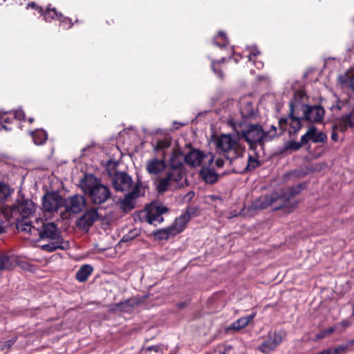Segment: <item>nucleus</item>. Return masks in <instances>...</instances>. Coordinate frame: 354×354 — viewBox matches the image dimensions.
Masks as SVG:
<instances>
[{"label": "nucleus", "instance_id": "1", "mask_svg": "<svg viewBox=\"0 0 354 354\" xmlns=\"http://www.w3.org/2000/svg\"><path fill=\"white\" fill-rule=\"evenodd\" d=\"M305 188L306 184L302 183L262 195L252 202L248 210L252 212L271 207L273 211L281 210L285 214H290L297 204L295 196Z\"/></svg>", "mask_w": 354, "mask_h": 354}, {"label": "nucleus", "instance_id": "2", "mask_svg": "<svg viewBox=\"0 0 354 354\" xmlns=\"http://www.w3.org/2000/svg\"><path fill=\"white\" fill-rule=\"evenodd\" d=\"M208 159L209 165L214 161V156L209 153L205 154L199 149H192L184 158L185 163L183 162L178 156H174L170 160V172L167 177H184L189 175L187 167L195 168L199 167L204 158Z\"/></svg>", "mask_w": 354, "mask_h": 354}, {"label": "nucleus", "instance_id": "3", "mask_svg": "<svg viewBox=\"0 0 354 354\" xmlns=\"http://www.w3.org/2000/svg\"><path fill=\"white\" fill-rule=\"evenodd\" d=\"M39 227L37 230L36 236L41 239L51 241L47 244L41 245L42 250L47 252H54L58 249L65 250L69 248V243L64 241L61 232L57 225L53 222H46L41 218Z\"/></svg>", "mask_w": 354, "mask_h": 354}, {"label": "nucleus", "instance_id": "4", "mask_svg": "<svg viewBox=\"0 0 354 354\" xmlns=\"http://www.w3.org/2000/svg\"><path fill=\"white\" fill-rule=\"evenodd\" d=\"M236 132L239 138H244L250 144L252 149H255L258 145L262 147L263 142L271 137L268 133L264 132L261 126L259 124L239 125Z\"/></svg>", "mask_w": 354, "mask_h": 354}, {"label": "nucleus", "instance_id": "5", "mask_svg": "<svg viewBox=\"0 0 354 354\" xmlns=\"http://www.w3.org/2000/svg\"><path fill=\"white\" fill-rule=\"evenodd\" d=\"M97 178H81L80 186L82 191L89 195L92 201L96 204L105 202L110 196L109 188L97 183Z\"/></svg>", "mask_w": 354, "mask_h": 354}, {"label": "nucleus", "instance_id": "6", "mask_svg": "<svg viewBox=\"0 0 354 354\" xmlns=\"http://www.w3.org/2000/svg\"><path fill=\"white\" fill-rule=\"evenodd\" d=\"M239 136L230 134H222L216 139V147L226 153L227 158L234 159L239 156L240 146L238 143Z\"/></svg>", "mask_w": 354, "mask_h": 354}, {"label": "nucleus", "instance_id": "7", "mask_svg": "<svg viewBox=\"0 0 354 354\" xmlns=\"http://www.w3.org/2000/svg\"><path fill=\"white\" fill-rule=\"evenodd\" d=\"M286 336V332L282 329L270 331L267 339L257 347V349L263 353L268 354L274 351L283 342Z\"/></svg>", "mask_w": 354, "mask_h": 354}, {"label": "nucleus", "instance_id": "8", "mask_svg": "<svg viewBox=\"0 0 354 354\" xmlns=\"http://www.w3.org/2000/svg\"><path fill=\"white\" fill-rule=\"evenodd\" d=\"M35 211V203L28 198L21 196L17 199L16 203L10 207L11 216L14 218L17 217H30Z\"/></svg>", "mask_w": 354, "mask_h": 354}, {"label": "nucleus", "instance_id": "9", "mask_svg": "<svg viewBox=\"0 0 354 354\" xmlns=\"http://www.w3.org/2000/svg\"><path fill=\"white\" fill-rule=\"evenodd\" d=\"M354 128V106L351 110L346 113L342 114L339 117L337 118L335 123L333 126V132L331 135V139L334 141H337L338 139V135L335 133V131L340 132H345L348 129Z\"/></svg>", "mask_w": 354, "mask_h": 354}, {"label": "nucleus", "instance_id": "10", "mask_svg": "<svg viewBox=\"0 0 354 354\" xmlns=\"http://www.w3.org/2000/svg\"><path fill=\"white\" fill-rule=\"evenodd\" d=\"M167 212L168 208L161 203H151L146 209L145 220L148 223L156 226L163 221L162 214Z\"/></svg>", "mask_w": 354, "mask_h": 354}, {"label": "nucleus", "instance_id": "11", "mask_svg": "<svg viewBox=\"0 0 354 354\" xmlns=\"http://www.w3.org/2000/svg\"><path fill=\"white\" fill-rule=\"evenodd\" d=\"M63 205L64 198L56 192H47L42 198V207L46 212H57Z\"/></svg>", "mask_w": 354, "mask_h": 354}, {"label": "nucleus", "instance_id": "12", "mask_svg": "<svg viewBox=\"0 0 354 354\" xmlns=\"http://www.w3.org/2000/svg\"><path fill=\"white\" fill-rule=\"evenodd\" d=\"M301 106L303 109V116L305 120L315 123L322 122L325 115V110L322 106L306 104H303Z\"/></svg>", "mask_w": 354, "mask_h": 354}, {"label": "nucleus", "instance_id": "13", "mask_svg": "<svg viewBox=\"0 0 354 354\" xmlns=\"http://www.w3.org/2000/svg\"><path fill=\"white\" fill-rule=\"evenodd\" d=\"M305 120L304 116L297 115L293 110L289 112L288 117L281 118L279 120V124L281 129L287 124L290 126V134H297L302 127L301 121Z\"/></svg>", "mask_w": 354, "mask_h": 354}, {"label": "nucleus", "instance_id": "14", "mask_svg": "<svg viewBox=\"0 0 354 354\" xmlns=\"http://www.w3.org/2000/svg\"><path fill=\"white\" fill-rule=\"evenodd\" d=\"M144 186H135L133 189L125 194L124 198L120 202V207L124 211H129L135 207V199L145 194Z\"/></svg>", "mask_w": 354, "mask_h": 354}, {"label": "nucleus", "instance_id": "15", "mask_svg": "<svg viewBox=\"0 0 354 354\" xmlns=\"http://www.w3.org/2000/svg\"><path fill=\"white\" fill-rule=\"evenodd\" d=\"M15 219L17 221L18 231L36 236L37 230L39 227V222H41V218H36L34 222L30 220V217H17Z\"/></svg>", "mask_w": 354, "mask_h": 354}, {"label": "nucleus", "instance_id": "16", "mask_svg": "<svg viewBox=\"0 0 354 354\" xmlns=\"http://www.w3.org/2000/svg\"><path fill=\"white\" fill-rule=\"evenodd\" d=\"M65 209L68 213H80L85 205V199L82 196L74 195L66 199H64Z\"/></svg>", "mask_w": 354, "mask_h": 354}, {"label": "nucleus", "instance_id": "17", "mask_svg": "<svg viewBox=\"0 0 354 354\" xmlns=\"http://www.w3.org/2000/svg\"><path fill=\"white\" fill-rule=\"evenodd\" d=\"M100 216L97 208L87 210L77 221V225L84 230H88Z\"/></svg>", "mask_w": 354, "mask_h": 354}, {"label": "nucleus", "instance_id": "18", "mask_svg": "<svg viewBox=\"0 0 354 354\" xmlns=\"http://www.w3.org/2000/svg\"><path fill=\"white\" fill-rule=\"evenodd\" d=\"M132 180L133 178H113V185L116 191L127 193L133 190L135 186H143L139 180L140 178H136L135 181Z\"/></svg>", "mask_w": 354, "mask_h": 354}, {"label": "nucleus", "instance_id": "19", "mask_svg": "<svg viewBox=\"0 0 354 354\" xmlns=\"http://www.w3.org/2000/svg\"><path fill=\"white\" fill-rule=\"evenodd\" d=\"M310 140L315 143H325L327 141V136L325 133L318 131L315 126H311L301 136L302 143L307 144Z\"/></svg>", "mask_w": 354, "mask_h": 354}, {"label": "nucleus", "instance_id": "20", "mask_svg": "<svg viewBox=\"0 0 354 354\" xmlns=\"http://www.w3.org/2000/svg\"><path fill=\"white\" fill-rule=\"evenodd\" d=\"M167 165L164 160L156 158H152L147 162L146 169L149 175H158L163 171Z\"/></svg>", "mask_w": 354, "mask_h": 354}, {"label": "nucleus", "instance_id": "21", "mask_svg": "<svg viewBox=\"0 0 354 354\" xmlns=\"http://www.w3.org/2000/svg\"><path fill=\"white\" fill-rule=\"evenodd\" d=\"M256 107L252 101L248 97H244L240 102V112L243 118H249L256 113Z\"/></svg>", "mask_w": 354, "mask_h": 354}, {"label": "nucleus", "instance_id": "22", "mask_svg": "<svg viewBox=\"0 0 354 354\" xmlns=\"http://www.w3.org/2000/svg\"><path fill=\"white\" fill-rule=\"evenodd\" d=\"M119 162L118 161L109 160L104 169L106 171L108 177H129L127 172L119 169Z\"/></svg>", "mask_w": 354, "mask_h": 354}, {"label": "nucleus", "instance_id": "23", "mask_svg": "<svg viewBox=\"0 0 354 354\" xmlns=\"http://www.w3.org/2000/svg\"><path fill=\"white\" fill-rule=\"evenodd\" d=\"M189 221V216L188 214H181L176 218L173 224L170 225L175 234L182 232L186 227L187 223Z\"/></svg>", "mask_w": 354, "mask_h": 354}, {"label": "nucleus", "instance_id": "24", "mask_svg": "<svg viewBox=\"0 0 354 354\" xmlns=\"http://www.w3.org/2000/svg\"><path fill=\"white\" fill-rule=\"evenodd\" d=\"M255 313L251 314L246 317H243L236 321L234 322L229 326V329L240 330L248 325V324L254 318Z\"/></svg>", "mask_w": 354, "mask_h": 354}, {"label": "nucleus", "instance_id": "25", "mask_svg": "<svg viewBox=\"0 0 354 354\" xmlns=\"http://www.w3.org/2000/svg\"><path fill=\"white\" fill-rule=\"evenodd\" d=\"M93 267L90 265L85 264L80 267L76 272V279L80 282H84L93 272Z\"/></svg>", "mask_w": 354, "mask_h": 354}, {"label": "nucleus", "instance_id": "26", "mask_svg": "<svg viewBox=\"0 0 354 354\" xmlns=\"http://www.w3.org/2000/svg\"><path fill=\"white\" fill-rule=\"evenodd\" d=\"M350 107L349 98L337 97L335 103L330 106V110L334 113H338L341 111H346Z\"/></svg>", "mask_w": 354, "mask_h": 354}, {"label": "nucleus", "instance_id": "27", "mask_svg": "<svg viewBox=\"0 0 354 354\" xmlns=\"http://www.w3.org/2000/svg\"><path fill=\"white\" fill-rule=\"evenodd\" d=\"M175 233L170 226L162 229L157 230L153 232V236L160 241L167 240L171 236H175Z\"/></svg>", "mask_w": 354, "mask_h": 354}, {"label": "nucleus", "instance_id": "28", "mask_svg": "<svg viewBox=\"0 0 354 354\" xmlns=\"http://www.w3.org/2000/svg\"><path fill=\"white\" fill-rule=\"evenodd\" d=\"M351 346L349 342L337 346L335 348H328L321 351L322 354H343L347 349L351 348Z\"/></svg>", "mask_w": 354, "mask_h": 354}, {"label": "nucleus", "instance_id": "29", "mask_svg": "<svg viewBox=\"0 0 354 354\" xmlns=\"http://www.w3.org/2000/svg\"><path fill=\"white\" fill-rule=\"evenodd\" d=\"M181 178H162L157 185V189L159 193H163L170 189L171 184L176 183L177 180Z\"/></svg>", "mask_w": 354, "mask_h": 354}, {"label": "nucleus", "instance_id": "30", "mask_svg": "<svg viewBox=\"0 0 354 354\" xmlns=\"http://www.w3.org/2000/svg\"><path fill=\"white\" fill-rule=\"evenodd\" d=\"M33 142L37 145H43L47 140V133L44 130H37L32 133Z\"/></svg>", "mask_w": 354, "mask_h": 354}, {"label": "nucleus", "instance_id": "31", "mask_svg": "<svg viewBox=\"0 0 354 354\" xmlns=\"http://www.w3.org/2000/svg\"><path fill=\"white\" fill-rule=\"evenodd\" d=\"M214 44L220 48L225 47L228 44L225 34L220 32L217 37L214 38Z\"/></svg>", "mask_w": 354, "mask_h": 354}, {"label": "nucleus", "instance_id": "32", "mask_svg": "<svg viewBox=\"0 0 354 354\" xmlns=\"http://www.w3.org/2000/svg\"><path fill=\"white\" fill-rule=\"evenodd\" d=\"M201 177H218V174L215 171L214 169L207 166L203 167L200 171Z\"/></svg>", "mask_w": 354, "mask_h": 354}, {"label": "nucleus", "instance_id": "33", "mask_svg": "<svg viewBox=\"0 0 354 354\" xmlns=\"http://www.w3.org/2000/svg\"><path fill=\"white\" fill-rule=\"evenodd\" d=\"M12 267L10 258L2 253H0V271L8 270Z\"/></svg>", "mask_w": 354, "mask_h": 354}, {"label": "nucleus", "instance_id": "34", "mask_svg": "<svg viewBox=\"0 0 354 354\" xmlns=\"http://www.w3.org/2000/svg\"><path fill=\"white\" fill-rule=\"evenodd\" d=\"M140 230L135 228L130 230L127 234H124L120 240V242H129L134 239L140 234Z\"/></svg>", "mask_w": 354, "mask_h": 354}, {"label": "nucleus", "instance_id": "35", "mask_svg": "<svg viewBox=\"0 0 354 354\" xmlns=\"http://www.w3.org/2000/svg\"><path fill=\"white\" fill-rule=\"evenodd\" d=\"M13 189L7 185H0V201H5L11 196Z\"/></svg>", "mask_w": 354, "mask_h": 354}, {"label": "nucleus", "instance_id": "36", "mask_svg": "<svg viewBox=\"0 0 354 354\" xmlns=\"http://www.w3.org/2000/svg\"><path fill=\"white\" fill-rule=\"evenodd\" d=\"M304 145H306V143H302L301 139L300 140V142L290 140L286 143L285 149L287 150L297 151Z\"/></svg>", "mask_w": 354, "mask_h": 354}, {"label": "nucleus", "instance_id": "37", "mask_svg": "<svg viewBox=\"0 0 354 354\" xmlns=\"http://www.w3.org/2000/svg\"><path fill=\"white\" fill-rule=\"evenodd\" d=\"M142 354H162V350L160 346H151L143 350Z\"/></svg>", "mask_w": 354, "mask_h": 354}, {"label": "nucleus", "instance_id": "38", "mask_svg": "<svg viewBox=\"0 0 354 354\" xmlns=\"http://www.w3.org/2000/svg\"><path fill=\"white\" fill-rule=\"evenodd\" d=\"M169 146H170V142L169 140H158L154 147V150L155 151L162 150V149L168 148Z\"/></svg>", "mask_w": 354, "mask_h": 354}, {"label": "nucleus", "instance_id": "39", "mask_svg": "<svg viewBox=\"0 0 354 354\" xmlns=\"http://www.w3.org/2000/svg\"><path fill=\"white\" fill-rule=\"evenodd\" d=\"M58 17V13L55 8H48L44 14V19L48 21L50 19H55Z\"/></svg>", "mask_w": 354, "mask_h": 354}, {"label": "nucleus", "instance_id": "40", "mask_svg": "<svg viewBox=\"0 0 354 354\" xmlns=\"http://www.w3.org/2000/svg\"><path fill=\"white\" fill-rule=\"evenodd\" d=\"M303 104H298L293 101H290L289 102L290 112L291 111V110H293L294 112L297 114V115H299V111H303V109L301 106Z\"/></svg>", "mask_w": 354, "mask_h": 354}, {"label": "nucleus", "instance_id": "41", "mask_svg": "<svg viewBox=\"0 0 354 354\" xmlns=\"http://www.w3.org/2000/svg\"><path fill=\"white\" fill-rule=\"evenodd\" d=\"M198 206H188L186 212L183 214H188L190 220L192 216H196L198 214Z\"/></svg>", "mask_w": 354, "mask_h": 354}, {"label": "nucleus", "instance_id": "42", "mask_svg": "<svg viewBox=\"0 0 354 354\" xmlns=\"http://www.w3.org/2000/svg\"><path fill=\"white\" fill-rule=\"evenodd\" d=\"M8 113L12 115L14 119H17L19 120H24L25 118V113L21 109L16 110L13 113L10 111Z\"/></svg>", "mask_w": 354, "mask_h": 354}, {"label": "nucleus", "instance_id": "43", "mask_svg": "<svg viewBox=\"0 0 354 354\" xmlns=\"http://www.w3.org/2000/svg\"><path fill=\"white\" fill-rule=\"evenodd\" d=\"M17 341V337H14L12 339L7 340L4 342H1L3 346V349L10 348Z\"/></svg>", "mask_w": 354, "mask_h": 354}, {"label": "nucleus", "instance_id": "44", "mask_svg": "<svg viewBox=\"0 0 354 354\" xmlns=\"http://www.w3.org/2000/svg\"><path fill=\"white\" fill-rule=\"evenodd\" d=\"M216 62H214L213 61L212 62V69L214 70V73L216 74V75L220 77V78H222L223 77V73H222V71L219 69H216L215 68V64H216Z\"/></svg>", "mask_w": 354, "mask_h": 354}, {"label": "nucleus", "instance_id": "45", "mask_svg": "<svg viewBox=\"0 0 354 354\" xmlns=\"http://www.w3.org/2000/svg\"><path fill=\"white\" fill-rule=\"evenodd\" d=\"M348 83L349 88L354 91V75L348 77Z\"/></svg>", "mask_w": 354, "mask_h": 354}, {"label": "nucleus", "instance_id": "46", "mask_svg": "<svg viewBox=\"0 0 354 354\" xmlns=\"http://www.w3.org/2000/svg\"><path fill=\"white\" fill-rule=\"evenodd\" d=\"M260 54V51L257 49V48H254L251 53H250V55H248V57H249V59L250 60H252V56H254V57H256L257 55H259Z\"/></svg>", "mask_w": 354, "mask_h": 354}, {"label": "nucleus", "instance_id": "47", "mask_svg": "<svg viewBox=\"0 0 354 354\" xmlns=\"http://www.w3.org/2000/svg\"><path fill=\"white\" fill-rule=\"evenodd\" d=\"M215 165L218 167V168H221L223 167L224 165V160L221 158H218L216 160V162H215Z\"/></svg>", "mask_w": 354, "mask_h": 354}, {"label": "nucleus", "instance_id": "48", "mask_svg": "<svg viewBox=\"0 0 354 354\" xmlns=\"http://www.w3.org/2000/svg\"><path fill=\"white\" fill-rule=\"evenodd\" d=\"M338 325H341L344 328H347L351 325V322L348 320L345 319L337 324V326H338Z\"/></svg>", "mask_w": 354, "mask_h": 354}, {"label": "nucleus", "instance_id": "49", "mask_svg": "<svg viewBox=\"0 0 354 354\" xmlns=\"http://www.w3.org/2000/svg\"><path fill=\"white\" fill-rule=\"evenodd\" d=\"M335 329L336 326H332L325 329L324 332L327 336L328 335L333 333L335 330Z\"/></svg>", "mask_w": 354, "mask_h": 354}, {"label": "nucleus", "instance_id": "50", "mask_svg": "<svg viewBox=\"0 0 354 354\" xmlns=\"http://www.w3.org/2000/svg\"><path fill=\"white\" fill-rule=\"evenodd\" d=\"M218 178H203L205 182L208 184H214L216 183Z\"/></svg>", "mask_w": 354, "mask_h": 354}, {"label": "nucleus", "instance_id": "51", "mask_svg": "<svg viewBox=\"0 0 354 354\" xmlns=\"http://www.w3.org/2000/svg\"><path fill=\"white\" fill-rule=\"evenodd\" d=\"M241 212H240L237 213L236 211H234V212H230L229 213V215L227 216V218H233V217H236V216H237L239 214H241Z\"/></svg>", "mask_w": 354, "mask_h": 354}, {"label": "nucleus", "instance_id": "52", "mask_svg": "<svg viewBox=\"0 0 354 354\" xmlns=\"http://www.w3.org/2000/svg\"><path fill=\"white\" fill-rule=\"evenodd\" d=\"M194 196V193L193 192H188L186 195L185 198L187 199L189 201L192 199V198Z\"/></svg>", "mask_w": 354, "mask_h": 354}, {"label": "nucleus", "instance_id": "53", "mask_svg": "<svg viewBox=\"0 0 354 354\" xmlns=\"http://www.w3.org/2000/svg\"><path fill=\"white\" fill-rule=\"evenodd\" d=\"M208 198H210L212 201H216V200H219L221 201H223V199L219 196H217V195H210L208 196Z\"/></svg>", "mask_w": 354, "mask_h": 354}, {"label": "nucleus", "instance_id": "54", "mask_svg": "<svg viewBox=\"0 0 354 354\" xmlns=\"http://www.w3.org/2000/svg\"><path fill=\"white\" fill-rule=\"evenodd\" d=\"M326 336V335L324 330H323L322 332H321L320 333L317 335L316 338L317 339H320L325 337Z\"/></svg>", "mask_w": 354, "mask_h": 354}, {"label": "nucleus", "instance_id": "55", "mask_svg": "<svg viewBox=\"0 0 354 354\" xmlns=\"http://www.w3.org/2000/svg\"><path fill=\"white\" fill-rule=\"evenodd\" d=\"M97 176V174H91V173H89V174H84L83 177H89V178H91V177H96Z\"/></svg>", "mask_w": 354, "mask_h": 354}, {"label": "nucleus", "instance_id": "56", "mask_svg": "<svg viewBox=\"0 0 354 354\" xmlns=\"http://www.w3.org/2000/svg\"><path fill=\"white\" fill-rule=\"evenodd\" d=\"M28 6H30V7H32L33 8H35V9L37 8V5L35 3H33V2L31 3H29Z\"/></svg>", "mask_w": 354, "mask_h": 354}, {"label": "nucleus", "instance_id": "57", "mask_svg": "<svg viewBox=\"0 0 354 354\" xmlns=\"http://www.w3.org/2000/svg\"><path fill=\"white\" fill-rule=\"evenodd\" d=\"M348 342L351 346L354 345V338L348 340Z\"/></svg>", "mask_w": 354, "mask_h": 354}, {"label": "nucleus", "instance_id": "58", "mask_svg": "<svg viewBox=\"0 0 354 354\" xmlns=\"http://www.w3.org/2000/svg\"><path fill=\"white\" fill-rule=\"evenodd\" d=\"M345 77H339V82L341 84H344V80L343 79H344Z\"/></svg>", "mask_w": 354, "mask_h": 354}, {"label": "nucleus", "instance_id": "59", "mask_svg": "<svg viewBox=\"0 0 354 354\" xmlns=\"http://www.w3.org/2000/svg\"><path fill=\"white\" fill-rule=\"evenodd\" d=\"M3 232V227L0 224V234L2 233Z\"/></svg>", "mask_w": 354, "mask_h": 354}, {"label": "nucleus", "instance_id": "60", "mask_svg": "<svg viewBox=\"0 0 354 354\" xmlns=\"http://www.w3.org/2000/svg\"><path fill=\"white\" fill-rule=\"evenodd\" d=\"M262 66H263V64H262L261 62H259V63H258V64H257V66L258 68H260V67H261Z\"/></svg>", "mask_w": 354, "mask_h": 354}, {"label": "nucleus", "instance_id": "61", "mask_svg": "<svg viewBox=\"0 0 354 354\" xmlns=\"http://www.w3.org/2000/svg\"><path fill=\"white\" fill-rule=\"evenodd\" d=\"M3 351V346L1 345V343L0 342V351Z\"/></svg>", "mask_w": 354, "mask_h": 354}, {"label": "nucleus", "instance_id": "62", "mask_svg": "<svg viewBox=\"0 0 354 354\" xmlns=\"http://www.w3.org/2000/svg\"><path fill=\"white\" fill-rule=\"evenodd\" d=\"M224 61H225V58H222V59L219 61V63L224 62Z\"/></svg>", "mask_w": 354, "mask_h": 354}, {"label": "nucleus", "instance_id": "63", "mask_svg": "<svg viewBox=\"0 0 354 354\" xmlns=\"http://www.w3.org/2000/svg\"><path fill=\"white\" fill-rule=\"evenodd\" d=\"M3 128L7 131L10 130V129H8L6 126H3Z\"/></svg>", "mask_w": 354, "mask_h": 354}, {"label": "nucleus", "instance_id": "64", "mask_svg": "<svg viewBox=\"0 0 354 354\" xmlns=\"http://www.w3.org/2000/svg\"><path fill=\"white\" fill-rule=\"evenodd\" d=\"M217 354H225V353L222 352V351H219Z\"/></svg>", "mask_w": 354, "mask_h": 354}]
</instances>
